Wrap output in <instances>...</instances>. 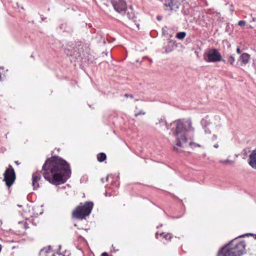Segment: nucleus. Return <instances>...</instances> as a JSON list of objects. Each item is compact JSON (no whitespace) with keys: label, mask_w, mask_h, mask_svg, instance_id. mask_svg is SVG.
Listing matches in <instances>:
<instances>
[{"label":"nucleus","mask_w":256,"mask_h":256,"mask_svg":"<svg viewBox=\"0 0 256 256\" xmlns=\"http://www.w3.org/2000/svg\"><path fill=\"white\" fill-rule=\"evenodd\" d=\"M42 170L44 179L55 186L64 184L71 175L70 164L58 156L48 158L42 166Z\"/></svg>","instance_id":"obj_1"},{"label":"nucleus","mask_w":256,"mask_h":256,"mask_svg":"<svg viewBox=\"0 0 256 256\" xmlns=\"http://www.w3.org/2000/svg\"><path fill=\"white\" fill-rule=\"evenodd\" d=\"M167 129L170 128V126H172V130L176 138V146L184 148L185 144L188 142V134L192 132L193 134L194 128L192 126V122L190 119L178 120L168 125L166 122H164ZM193 134L189 136L190 140H193Z\"/></svg>","instance_id":"obj_2"},{"label":"nucleus","mask_w":256,"mask_h":256,"mask_svg":"<svg viewBox=\"0 0 256 256\" xmlns=\"http://www.w3.org/2000/svg\"><path fill=\"white\" fill-rule=\"evenodd\" d=\"M251 234H246L232 240L228 244L221 248L218 256H240L242 255L245 252L246 244L244 241L239 242L238 238H242L245 236Z\"/></svg>","instance_id":"obj_3"},{"label":"nucleus","mask_w":256,"mask_h":256,"mask_svg":"<svg viewBox=\"0 0 256 256\" xmlns=\"http://www.w3.org/2000/svg\"><path fill=\"white\" fill-rule=\"evenodd\" d=\"M94 203L92 202L80 203L72 212V216L78 220H82L90 215Z\"/></svg>","instance_id":"obj_4"},{"label":"nucleus","mask_w":256,"mask_h":256,"mask_svg":"<svg viewBox=\"0 0 256 256\" xmlns=\"http://www.w3.org/2000/svg\"><path fill=\"white\" fill-rule=\"evenodd\" d=\"M16 180V174L12 166L10 165L6 170L4 174V180L8 187L10 188Z\"/></svg>","instance_id":"obj_5"},{"label":"nucleus","mask_w":256,"mask_h":256,"mask_svg":"<svg viewBox=\"0 0 256 256\" xmlns=\"http://www.w3.org/2000/svg\"><path fill=\"white\" fill-rule=\"evenodd\" d=\"M204 56V59L208 62H220L222 60L220 54L215 48L209 50L205 54Z\"/></svg>","instance_id":"obj_6"},{"label":"nucleus","mask_w":256,"mask_h":256,"mask_svg":"<svg viewBox=\"0 0 256 256\" xmlns=\"http://www.w3.org/2000/svg\"><path fill=\"white\" fill-rule=\"evenodd\" d=\"M112 4L114 10L120 14H123L127 10L126 3L124 0H112Z\"/></svg>","instance_id":"obj_7"},{"label":"nucleus","mask_w":256,"mask_h":256,"mask_svg":"<svg viewBox=\"0 0 256 256\" xmlns=\"http://www.w3.org/2000/svg\"><path fill=\"white\" fill-rule=\"evenodd\" d=\"M162 2L165 6V10L170 12L176 11L180 4L177 0H164Z\"/></svg>","instance_id":"obj_8"},{"label":"nucleus","mask_w":256,"mask_h":256,"mask_svg":"<svg viewBox=\"0 0 256 256\" xmlns=\"http://www.w3.org/2000/svg\"><path fill=\"white\" fill-rule=\"evenodd\" d=\"M41 179L40 172H36L33 173L32 176V186L34 190L39 188L38 182Z\"/></svg>","instance_id":"obj_9"},{"label":"nucleus","mask_w":256,"mask_h":256,"mask_svg":"<svg viewBox=\"0 0 256 256\" xmlns=\"http://www.w3.org/2000/svg\"><path fill=\"white\" fill-rule=\"evenodd\" d=\"M248 164L252 168L256 169V150H252L250 154Z\"/></svg>","instance_id":"obj_10"},{"label":"nucleus","mask_w":256,"mask_h":256,"mask_svg":"<svg viewBox=\"0 0 256 256\" xmlns=\"http://www.w3.org/2000/svg\"><path fill=\"white\" fill-rule=\"evenodd\" d=\"M175 42L170 40L167 46H166L164 47V48L165 49L164 52L166 53H168L171 52L174 48V46H175Z\"/></svg>","instance_id":"obj_11"},{"label":"nucleus","mask_w":256,"mask_h":256,"mask_svg":"<svg viewBox=\"0 0 256 256\" xmlns=\"http://www.w3.org/2000/svg\"><path fill=\"white\" fill-rule=\"evenodd\" d=\"M240 58L242 64H246L250 61V55L248 53L244 52L240 55Z\"/></svg>","instance_id":"obj_12"},{"label":"nucleus","mask_w":256,"mask_h":256,"mask_svg":"<svg viewBox=\"0 0 256 256\" xmlns=\"http://www.w3.org/2000/svg\"><path fill=\"white\" fill-rule=\"evenodd\" d=\"M206 120L204 119H202L201 120V124L204 126V132L206 134H210L211 131L210 130V128L207 127L206 126Z\"/></svg>","instance_id":"obj_13"},{"label":"nucleus","mask_w":256,"mask_h":256,"mask_svg":"<svg viewBox=\"0 0 256 256\" xmlns=\"http://www.w3.org/2000/svg\"><path fill=\"white\" fill-rule=\"evenodd\" d=\"M106 158V156L104 152H100L97 155V160L99 162H104Z\"/></svg>","instance_id":"obj_14"},{"label":"nucleus","mask_w":256,"mask_h":256,"mask_svg":"<svg viewBox=\"0 0 256 256\" xmlns=\"http://www.w3.org/2000/svg\"><path fill=\"white\" fill-rule=\"evenodd\" d=\"M186 36V32H179L176 34V37L179 40H183Z\"/></svg>","instance_id":"obj_15"},{"label":"nucleus","mask_w":256,"mask_h":256,"mask_svg":"<svg viewBox=\"0 0 256 256\" xmlns=\"http://www.w3.org/2000/svg\"><path fill=\"white\" fill-rule=\"evenodd\" d=\"M126 16L128 19L132 20V21L134 22L136 21V18L134 16V14L132 12L130 14V12H128L126 14Z\"/></svg>","instance_id":"obj_16"},{"label":"nucleus","mask_w":256,"mask_h":256,"mask_svg":"<svg viewBox=\"0 0 256 256\" xmlns=\"http://www.w3.org/2000/svg\"><path fill=\"white\" fill-rule=\"evenodd\" d=\"M220 162L221 164H234V161L230 160H220Z\"/></svg>","instance_id":"obj_17"},{"label":"nucleus","mask_w":256,"mask_h":256,"mask_svg":"<svg viewBox=\"0 0 256 256\" xmlns=\"http://www.w3.org/2000/svg\"><path fill=\"white\" fill-rule=\"evenodd\" d=\"M51 250V247L49 246L48 248H45L42 249L40 252V254H41L42 252H45L46 254H48Z\"/></svg>","instance_id":"obj_18"},{"label":"nucleus","mask_w":256,"mask_h":256,"mask_svg":"<svg viewBox=\"0 0 256 256\" xmlns=\"http://www.w3.org/2000/svg\"><path fill=\"white\" fill-rule=\"evenodd\" d=\"M189 146H190L192 148H195L196 147H198V148H200L201 147V145H200V144H196L192 142H190V143H189Z\"/></svg>","instance_id":"obj_19"},{"label":"nucleus","mask_w":256,"mask_h":256,"mask_svg":"<svg viewBox=\"0 0 256 256\" xmlns=\"http://www.w3.org/2000/svg\"><path fill=\"white\" fill-rule=\"evenodd\" d=\"M235 61V59L234 56H230L228 58V62L230 64H233Z\"/></svg>","instance_id":"obj_20"},{"label":"nucleus","mask_w":256,"mask_h":256,"mask_svg":"<svg viewBox=\"0 0 256 256\" xmlns=\"http://www.w3.org/2000/svg\"><path fill=\"white\" fill-rule=\"evenodd\" d=\"M164 238L166 240H170L172 238L171 234L169 233H168L164 236Z\"/></svg>","instance_id":"obj_21"},{"label":"nucleus","mask_w":256,"mask_h":256,"mask_svg":"<svg viewBox=\"0 0 256 256\" xmlns=\"http://www.w3.org/2000/svg\"><path fill=\"white\" fill-rule=\"evenodd\" d=\"M246 22L245 20H241L238 22V25L240 26H242L246 25Z\"/></svg>","instance_id":"obj_22"},{"label":"nucleus","mask_w":256,"mask_h":256,"mask_svg":"<svg viewBox=\"0 0 256 256\" xmlns=\"http://www.w3.org/2000/svg\"><path fill=\"white\" fill-rule=\"evenodd\" d=\"M146 114V112H144L142 110H141L135 114V116L137 117L138 116L141 115V114L144 115V114Z\"/></svg>","instance_id":"obj_23"},{"label":"nucleus","mask_w":256,"mask_h":256,"mask_svg":"<svg viewBox=\"0 0 256 256\" xmlns=\"http://www.w3.org/2000/svg\"><path fill=\"white\" fill-rule=\"evenodd\" d=\"M124 96H126V97H130V98H134L133 95H132V94H124Z\"/></svg>","instance_id":"obj_24"},{"label":"nucleus","mask_w":256,"mask_h":256,"mask_svg":"<svg viewBox=\"0 0 256 256\" xmlns=\"http://www.w3.org/2000/svg\"><path fill=\"white\" fill-rule=\"evenodd\" d=\"M113 178L112 175V174H109L106 177V180L108 181L110 178Z\"/></svg>","instance_id":"obj_25"},{"label":"nucleus","mask_w":256,"mask_h":256,"mask_svg":"<svg viewBox=\"0 0 256 256\" xmlns=\"http://www.w3.org/2000/svg\"><path fill=\"white\" fill-rule=\"evenodd\" d=\"M174 150L176 152H180L181 151L180 150L177 148H176V146H174V148H173Z\"/></svg>","instance_id":"obj_26"},{"label":"nucleus","mask_w":256,"mask_h":256,"mask_svg":"<svg viewBox=\"0 0 256 256\" xmlns=\"http://www.w3.org/2000/svg\"><path fill=\"white\" fill-rule=\"evenodd\" d=\"M236 52L238 53V54H240L241 51H240V48H236Z\"/></svg>","instance_id":"obj_27"},{"label":"nucleus","mask_w":256,"mask_h":256,"mask_svg":"<svg viewBox=\"0 0 256 256\" xmlns=\"http://www.w3.org/2000/svg\"><path fill=\"white\" fill-rule=\"evenodd\" d=\"M217 138V136L215 134H214L213 136H212V140H216Z\"/></svg>","instance_id":"obj_28"},{"label":"nucleus","mask_w":256,"mask_h":256,"mask_svg":"<svg viewBox=\"0 0 256 256\" xmlns=\"http://www.w3.org/2000/svg\"><path fill=\"white\" fill-rule=\"evenodd\" d=\"M102 256H109L106 252H104L102 254Z\"/></svg>","instance_id":"obj_29"},{"label":"nucleus","mask_w":256,"mask_h":256,"mask_svg":"<svg viewBox=\"0 0 256 256\" xmlns=\"http://www.w3.org/2000/svg\"><path fill=\"white\" fill-rule=\"evenodd\" d=\"M214 148H218V144H215L214 146Z\"/></svg>","instance_id":"obj_30"},{"label":"nucleus","mask_w":256,"mask_h":256,"mask_svg":"<svg viewBox=\"0 0 256 256\" xmlns=\"http://www.w3.org/2000/svg\"><path fill=\"white\" fill-rule=\"evenodd\" d=\"M14 162L16 165H18L20 164L18 161H15Z\"/></svg>","instance_id":"obj_31"},{"label":"nucleus","mask_w":256,"mask_h":256,"mask_svg":"<svg viewBox=\"0 0 256 256\" xmlns=\"http://www.w3.org/2000/svg\"><path fill=\"white\" fill-rule=\"evenodd\" d=\"M157 19H158V20H161V18H160V16H157Z\"/></svg>","instance_id":"obj_32"},{"label":"nucleus","mask_w":256,"mask_h":256,"mask_svg":"<svg viewBox=\"0 0 256 256\" xmlns=\"http://www.w3.org/2000/svg\"><path fill=\"white\" fill-rule=\"evenodd\" d=\"M158 232H156V238H158Z\"/></svg>","instance_id":"obj_33"},{"label":"nucleus","mask_w":256,"mask_h":256,"mask_svg":"<svg viewBox=\"0 0 256 256\" xmlns=\"http://www.w3.org/2000/svg\"><path fill=\"white\" fill-rule=\"evenodd\" d=\"M46 18H42V20H44Z\"/></svg>","instance_id":"obj_34"},{"label":"nucleus","mask_w":256,"mask_h":256,"mask_svg":"<svg viewBox=\"0 0 256 256\" xmlns=\"http://www.w3.org/2000/svg\"><path fill=\"white\" fill-rule=\"evenodd\" d=\"M162 226V224H160V226H157V228H160V226Z\"/></svg>","instance_id":"obj_35"},{"label":"nucleus","mask_w":256,"mask_h":256,"mask_svg":"<svg viewBox=\"0 0 256 256\" xmlns=\"http://www.w3.org/2000/svg\"><path fill=\"white\" fill-rule=\"evenodd\" d=\"M163 234H164V232H162V233H160V236H162Z\"/></svg>","instance_id":"obj_36"},{"label":"nucleus","mask_w":256,"mask_h":256,"mask_svg":"<svg viewBox=\"0 0 256 256\" xmlns=\"http://www.w3.org/2000/svg\"><path fill=\"white\" fill-rule=\"evenodd\" d=\"M238 154H235V156H236V157H238Z\"/></svg>","instance_id":"obj_37"},{"label":"nucleus","mask_w":256,"mask_h":256,"mask_svg":"<svg viewBox=\"0 0 256 256\" xmlns=\"http://www.w3.org/2000/svg\"><path fill=\"white\" fill-rule=\"evenodd\" d=\"M59 248L60 249L61 248V246L60 245H59Z\"/></svg>","instance_id":"obj_38"},{"label":"nucleus","mask_w":256,"mask_h":256,"mask_svg":"<svg viewBox=\"0 0 256 256\" xmlns=\"http://www.w3.org/2000/svg\"><path fill=\"white\" fill-rule=\"evenodd\" d=\"M243 152L246 153V150H244Z\"/></svg>","instance_id":"obj_39"}]
</instances>
